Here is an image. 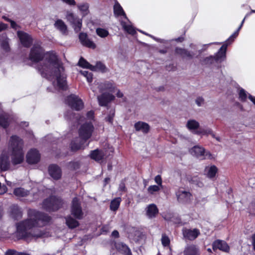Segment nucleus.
I'll return each mask as SVG.
<instances>
[{"mask_svg": "<svg viewBox=\"0 0 255 255\" xmlns=\"http://www.w3.org/2000/svg\"><path fill=\"white\" fill-rule=\"evenodd\" d=\"M29 58L35 63L42 61L37 68L42 77L53 81L52 84L56 89H67L66 75L64 69L55 53L51 52L45 53L41 43L36 42L30 49Z\"/></svg>", "mask_w": 255, "mask_h": 255, "instance_id": "f257e3e1", "label": "nucleus"}, {"mask_svg": "<svg viewBox=\"0 0 255 255\" xmlns=\"http://www.w3.org/2000/svg\"><path fill=\"white\" fill-rule=\"evenodd\" d=\"M28 219L17 224L16 236L18 240H27L30 237L36 238L44 237L45 233L36 228L49 222L50 218L47 215L36 210H29Z\"/></svg>", "mask_w": 255, "mask_h": 255, "instance_id": "f03ea898", "label": "nucleus"}, {"mask_svg": "<svg viewBox=\"0 0 255 255\" xmlns=\"http://www.w3.org/2000/svg\"><path fill=\"white\" fill-rule=\"evenodd\" d=\"M23 141L16 135L10 137L8 150L11 152V162L13 165L20 164L24 159Z\"/></svg>", "mask_w": 255, "mask_h": 255, "instance_id": "7ed1b4c3", "label": "nucleus"}, {"mask_svg": "<svg viewBox=\"0 0 255 255\" xmlns=\"http://www.w3.org/2000/svg\"><path fill=\"white\" fill-rule=\"evenodd\" d=\"M115 4L113 6L114 14L119 19L125 31L134 35L136 33L135 28L130 24V21L127 16L126 12L117 0H113Z\"/></svg>", "mask_w": 255, "mask_h": 255, "instance_id": "20e7f679", "label": "nucleus"}, {"mask_svg": "<svg viewBox=\"0 0 255 255\" xmlns=\"http://www.w3.org/2000/svg\"><path fill=\"white\" fill-rule=\"evenodd\" d=\"M93 128L90 122L81 126L79 131V137L76 138L71 142L70 147L72 151H76L83 147L85 142L91 137Z\"/></svg>", "mask_w": 255, "mask_h": 255, "instance_id": "39448f33", "label": "nucleus"}, {"mask_svg": "<svg viewBox=\"0 0 255 255\" xmlns=\"http://www.w3.org/2000/svg\"><path fill=\"white\" fill-rule=\"evenodd\" d=\"M228 44H223L218 51L213 56L205 58L202 61L203 66L209 67L211 65L221 63L226 57Z\"/></svg>", "mask_w": 255, "mask_h": 255, "instance_id": "423d86ee", "label": "nucleus"}, {"mask_svg": "<svg viewBox=\"0 0 255 255\" xmlns=\"http://www.w3.org/2000/svg\"><path fill=\"white\" fill-rule=\"evenodd\" d=\"M63 204L62 200L56 197H51L45 200L43 203V207L48 211H54L60 208Z\"/></svg>", "mask_w": 255, "mask_h": 255, "instance_id": "0eeeda50", "label": "nucleus"}, {"mask_svg": "<svg viewBox=\"0 0 255 255\" xmlns=\"http://www.w3.org/2000/svg\"><path fill=\"white\" fill-rule=\"evenodd\" d=\"M66 18L76 32H78L81 30L82 25V19L79 18L78 16L70 11L67 12Z\"/></svg>", "mask_w": 255, "mask_h": 255, "instance_id": "6e6552de", "label": "nucleus"}, {"mask_svg": "<svg viewBox=\"0 0 255 255\" xmlns=\"http://www.w3.org/2000/svg\"><path fill=\"white\" fill-rule=\"evenodd\" d=\"M66 102L72 109L76 111H79L83 107V103L82 100L74 95H71L67 97Z\"/></svg>", "mask_w": 255, "mask_h": 255, "instance_id": "1a4fd4ad", "label": "nucleus"}, {"mask_svg": "<svg viewBox=\"0 0 255 255\" xmlns=\"http://www.w3.org/2000/svg\"><path fill=\"white\" fill-rule=\"evenodd\" d=\"M72 215L77 219H81L83 217V212L81 207L80 202L77 198H74L72 202L71 209Z\"/></svg>", "mask_w": 255, "mask_h": 255, "instance_id": "9d476101", "label": "nucleus"}, {"mask_svg": "<svg viewBox=\"0 0 255 255\" xmlns=\"http://www.w3.org/2000/svg\"><path fill=\"white\" fill-rule=\"evenodd\" d=\"M178 201L181 204H187L191 200L192 195L189 191L179 189L175 193Z\"/></svg>", "mask_w": 255, "mask_h": 255, "instance_id": "9b49d317", "label": "nucleus"}, {"mask_svg": "<svg viewBox=\"0 0 255 255\" xmlns=\"http://www.w3.org/2000/svg\"><path fill=\"white\" fill-rule=\"evenodd\" d=\"M17 35L21 44L24 47H29L31 45L33 39L29 34L22 31H18Z\"/></svg>", "mask_w": 255, "mask_h": 255, "instance_id": "f8f14e48", "label": "nucleus"}, {"mask_svg": "<svg viewBox=\"0 0 255 255\" xmlns=\"http://www.w3.org/2000/svg\"><path fill=\"white\" fill-rule=\"evenodd\" d=\"M212 249L214 251L219 250L225 253L230 252V247L228 244L223 240H216L212 243Z\"/></svg>", "mask_w": 255, "mask_h": 255, "instance_id": "ddd939ff", "label": "nucleus"}, {"mask_svg": "<svg viewBox=\"0 0 255 255\" xmlns=\"http://www.w3.org/2000/svg\"><path fill=\"white\" fill-rule=\"evenodd\" d=\"M182 233L184 238L190 241H193L196 239L200 235V231L197 229H194L193 230L183 229L182 230Z\"/></svg>", "mask_w": 255, "mask_h": 255, "instance_id": "4468645a", "label": "nucleus"}, {"mask_svg": "<svg viewBox=\"0 0 255 255\" xmlns=\"http://www.w3.org/2000/svg\"><path fill=\"white\" fill-rule=\"evenodd\" d=\"M40 159V155L38 151L35 149H31L26 155V159L28 163L35 164L37 163Z\"/></svg>", "mask_w": 255, "mask_h": 255, "instance_id": "2eb2a0df", "label": "nucleus"}, {"mask_svg": "<svg viewBox=\"0 0 255 255\" xmlns=\"http://www.w3.org/2000/svg\"><path fill=\"white\" fill-rule=\"evenodd\" d=\"M114 246L120 253L124 255H132L130 249L126 244L121 242H115Z\"/></svg>", "mask_w": 255, "mask_h": 255, "instance_id": "dca6fc26", "label": "nucleus"}, {"mask_svg": "<svg viewBox=\"0 0 255 255\" xmlns=\"http://www.w3.org/2000/svg\"><path fill=\"white\" fill-rule=\"evenodd\" d=\"M48 172L49 175L54 179H59L62 175L61 168L56 164H51L48 167Z\"/></svg>", "mask_w": 255, "mask_h": 255, "instance_id": "f3484780", "label": "nucleus"}, {"mask_svg": "<svg viewBox=\"0 0 255 255\" xmlns=\"http://www.w3.org/2000/svg\"><path fill=\"white\" fill-rule=\"evenodd\" d=\"M108 92H104L101 96L98 97L99 105L101 106H107L108 104L112 100V96L110 92V89H108Z\"/></svg>", "mask_w": 255, "mask_h": 255, "instance_id": "a211bd4d", "label": "nucleus"}, {"mask_svg": "<svg viewBox=\"0 0 255 255\" xmlns=\"http://www.w3.org/2000/svg\"><path fill=\"white\" fill-rule=\"evenodd\" d=\"M10 165V161L8 154L6 151H3L0 157V168L2 170H7Z\"/></svg>", "mask_w": 255, "mask_h": 255, "instance_id": "6ab92c4d", "label": "nucleus"}, {"mask_svg": "<svg viewBox=\"0 0 255 255\" xmlns=\"http://www.w3.org/2000/svg\"><path fill=\"white\" fill-rule=\"evenodd\" d=\"M79 37L80 41L83 45L92 49H95L96 48L95 44L88 38L87 35L86 33H80Z\"/></svg>", "mask_w": 255, "mask_h": 255, "instance_id": "aec40b11", "label": "nucleus"}, {"mask_svg": "<svg viewBox=\"0 0 255 255\" xmlns=\"http://www.w3.org/2000/svg\"><path fill=\"white\" fill-rule=\"evenodd\" d=\"M158 213V209L154 204H149L146 209V215L149 219H152L156 217Z\"/></svg>", "mask_w": 255, "mask_h": 255, "instance_id": "412c9836", "label": "nucleus"}, {"mask_svg": "<svg viewBox=\"0 0 255 255\" xmlns=\"http://www.w3.org/2000/svg\"><path fill=\"white\" fill-rule=\"evenodd\" d=\"M175 51L176 54L180 55L183 58L192 59L195 55V53L193 52L188 51L185 48L176 47Z\"/></svg>", "mask_w": 255, "mask_h": 255, "instance_id": "4be33fe9", "label": "nucleus"}, {"mask_svg": "<svg viewBox=\"0 0 255 255\" xmlns=\"http://www.w3.org/2000/svg\"><path fill=\"white\" fill-rule=\"evenodd\" d=\"M10 116L5 113L0 114V126L3 128H6L11 122Z\"/></svg>", "mask_w": 255, "mask_h": 255, "instance_id": "5701e85b", "label": "nucleus"}, {"mask_svg": "<svg viewBox=\"0 0 255 255\" xmlns=\"http://www.w3.org/2000/svg\"><path fill=\"white\" fill-rule=\"evenodd\" d=\"M22 214L21 210L16 205L10 207V216L14 220H19L22 218Z\"/></svg>", "mask_w": 255, "mask_h": 255, "instance_id": "b1692460", "label": "nucleus"}, {"mask_svg": "<svg viewBox=\"0 0 255 255\" xmlns=\"http://www.w3.org/2000/svg\"><path fill=\"white\" fill-rule=\"evenodd\" d=\"M134 128L137 131H142L146 133L149 131V126L146 123L138 122L134 124Z\"/></svg>", "mask_w": 255, "mask_h": 255, "instance_id": "393cba45", "label": "nucleus"}, {"mask_svg": "<svg viewBox=\"0 0 255 255\" xmlns=\"http://www.w3.org/2000/svg\"><path fill=\"white\" fill-rule=\"evenodd\" d=\"M190 152L192 155L196 156L197 157H200L204 155L205 150L202 147L194 146L190 149Z\"/></svg>", "mask_w": 255, "mask_h": 255, "instance_id": "a878e982", "label": "nucleus"}, {"mask_svg": "<svg viewBox=\"0 0 255 255\" xmlns=\"http://www.w3.org/2000/svg\"><path fill=\"white\" fill-rule=\"evenodd\" d=\"M183 255H199L198 250L195 245L187 246L183 251Z\"/></svg>", "mask_w": 255, "mask_h": 255, "instance_id": "bb28decb", "label": "nucleus"}, {"mask_svg": "<svg viewBox=\"0 0 255 255\" xmlns=\"http://www.w3.org/2000/svg\"><path fill=\"white\" fill-rule=\"evenodd\" d=\"M55 27L62 34H65L67 32V27L64 22L61 19L57 20L54 23Z\"/></svg>", "mask_w": 255, "mask_h": 255, "instance_id": "cd10ccee", "label": "nucleus"}, {"mask_svg": "<svg viewBox=\"0 0 255 255\" xmlns=\"http://www.w3.org/2000/svg\"><path fill=\"white\" fill-rule=\"evenodd\" d=\"M187 179L190 183L199 187H202L203 186V183L200 181L199 177L197 176L192 177L190 175H187Z\"/></svg>", "mask_w": 255, "mask_h": 255, "instance_id": "c85d7f7f", "label": "nucleus"}, {"mask_svg": "<svg viewBox=\"0 0 255 255\" xmlns=\"http://www.w3.org/2000/svg\"><path fill=\"white\" fill-rule=\"evenodd\" d=\"M8 40L9 39L7 38L5 33H3L0 36V43L1 46L6 51H8L9 49Z\"/></svg>", "mask_w": 255, "mask_h": 255, "instance_id": "c756f323", "label": "nucleus"}, {"mask_svg": "<svg viewBox=\"0 0 255 255\" xmlns=\"http://www.w3.org/2000/svg\"><path fill=\"white\" fill-rule=\"evenodd\" d=\"M90 156L93 159L97 161H100L103 159L104 154L103 151L96 149L91 151Z\"/></svg>", "mask_w": 255, "mask_h": 255, "instance_id": "7c9ffc66", "label": "nucleus"}, {"mask_svg": "<svg viewBox=\"0 0 255 255\" xmlns=\"http://www.w3.org/2000/svg\"><path fill=\"white\" fill-rule=\"evenodd\" d=\"M13 194L17 197H24L29 195V191L23 188L19 187L14 190Z\"/></svg>", "mask_w": 255, "mask_h": 255, "instance_id": "2f4dec72", "label": "nucleus"}, {"mask_svg": "<svg viewBox=\"0 0 255 255\" xmlns=\"http://www.w3.org/2000/svg\"><path fill=\"white\" fill-rule=\"evenodd\" d=\"M66 223L69 228L73 229L79 226V222L71 216L66 218Z\"/></svg>", "mask_w": 255, "mask_h": 255, "instance_id": "473e14b6", "label": "nucleus"}, {"mask_svg": "<svg viewBox=\"0 0 255 255\" xmlns=\"http://www.w3.org/2000/svg\"><path fill=\"white\" fill-rule=\"evenodd\" d=\"M78 64L80 66L86 68L88 69H90L91 70H94L95 68L94 66L91 65L89 63H88L85 59L81 57L78 62Z\"/></svg>", "mask_w": 255, "mask_h": 255, "instance_id": "72a5a7b5", "label": "nucleus"}, {"mask_svg": "<svg viewBox=\"0 0 255 255\" xmlns=\"http://www.w3.org/2000/svg\"><path fill=\"white\" fill-rule=\"evenodd\" d=\"M161 242L163 247L169 248L170 250V240L169 237L165 234H162Z\"/></svg>", "mask_w": 255, "mask_h": 255, "instance_id": "f704fd0d", "label": "nucleus"}, {"mask_svg": "<svg viewBox=\"0 0 255 255\" xmlns=\"http://www.w3.org/2000/svg\"><path fill=\"white\" fill-rule=\"evenodd\" d=\"M187 128L190 130H195L199 127V124L195 120H189L186 124Z\"/></svg>", "mask_w": 255, "mask_h": 255, "instance_id": "c9c22d12", "label": "nucleus"}, {"mask_svg": "<svg viewBox=\"0 0 255 255\" xmlns=\"http://www.w3.org/2000/svg\"><path fill=\"white\" fill-rule=\"evenodd\" d=\"M217 168L215 165L211 166L208 170L207 175L210 178L214 177L217 172Z\"/></svg>", "mask_w": 255, "mask_h": 255, "instance_id": "e433bc0d", "label": "nucleus"}, {"mask_svg": "<svg viewBox=\"0 0 255 255\" xmlns=\"http://www.w3.org/2000/svg\"><path fill=\"white\" fill-rule=\"evenodd\" d=\"M122 199L121 197H117L113 199V212H116L120 205Z\"/></svg>", "mask_w": 255, "mask_h": 255, "instance_id": "4c0bfd02", "label": "nucleus"}, {"mask_svg": "<svg viewBox=\"0 0 255 255\" xmlns=\"http://www.w3.org/2000/svg\"><path fill=\"white\" fill-rule=\"evenodd\" d=\"M78 7L82 12L83 16L87 14L89 12V5L87 3L80 4L78 5Z\"/></svg>", "mask_w": 255, "mask_h": 255, "instance_id": "58836bf2", "label": "nucleus"}, {"mask_svg": "<svg viewBox=\"0 0 255 255\" xmlns=\"http://www.w3.org/2000/svg\"><path fill=\"white\" fill-rule=\"evenodd\" d=\"M161 187L158 185H150L147 188L148 193L149 194L153 195L155 192L159 191Z\"/></svg>", "mask_w": 255, "mask_h": 255, "instance_id": "ea45409f", "label": "nucleus"}, {"mask_svg": "<svg viewBox=\"0 0 255 255\" xmlns=\"http://www.w3.org/2000/svg\"><path fill=\"white\" fill-rule=\"evenodd\" d=\"M239 99L241 102H244L247 100V93L244 89L241 88L240 90V91L239 93Z\"/></svg>", "mask_w": 255, "mask_h": 255, "instance_id": "a19ab883", "label": "nucleus"}, {"mask_svg": "<svg viewBox=\"0 0 255 255\" xmlns=\"http://www.w3.org/2000/svg\"><path fill=\"white\" fill-rule=\"evenodd\" d=\"M140 32L146 35H148L149 36V37H151L152 38H153L154 40H155L156 41H157V42H159L160 43H168L169 41L168 40H165V39H160V38H157V37H155L149 34H148L147 33H146L145 32H144L142 30H138Z\"/></svg>", "mask_w": 255, "mask_h": 255, "instance_id": "79ce46f5", "label": "nucleus"}, {"mask_svg": "<svg viewBox=\"0 0 255 255\" xmlns=\"http://www.w3.org/2000/svg\"><path fill=\"white\" fill-rule=\"evenodd\" d=\"M80 73L82 75L86 78L87 80L89 83L92 82L93 74L91 72H89L87 71H81Z\"/></svg>", "mask_w": 255, "mask_h": 255, "instance_id": "37998d69", "label": "nucleus"}, {"mask_svg": "<svg viewBox=\"0 0 255 255\" xmlns=\"http://www.w3.org/2000/svg\"><path fill=\"white\" fill-rule=\"evenodd\" d=\"M239 34V32L236 30L225 41L224 44H230L234 40Z\"/></svg>", "mask_w": 255, "mask_h": 255, "instance_id": "c03bdc74", "label": "nucleus"}, {"mask_svg": "<svg viewBox=\"0 0 255 255\" xmlns=\"http://www.w3.org/2000/svg\"><path fill=\"white\" fill-rule=\"evenodd\" d=\"M96 33L101 37H105L109 34V32L107 30L101 28H98L96 29Z\"/></svg>", "mask_w": 255, "mask_h": 255, "instance_id": "a18cd8bd", "label": "nucleus"}, {"mask_svg": "<svg viewBox=\"0 0 255 255\" xmlns=\"http://www.w3.org/2000/svg\"><path fill=\"white\" fill-rule=\"evenodd\" d=\"M154 181L155 183L157 184V185L162 188V180L160 175H156L154 178Z\"/></svg>", "mask_w": 255, "mask_h": 255, "instance_id": "49530a36", "label": "nucleus"}, {"mask_svg": "<svg viewBox=\"0 0 255 255\" xmlns=\"http://www.w3.org/2000/svg\"><path fill=\"white\" fill-rule=\"evenodd\" d=\"M115 93L118 98H123L124 97L123 94L119 90L115 89L113 87V94Z\"/></svg>", "mask_w": 255, "mask_h": 255, "instance_id": "de8ad7c7", "label": "nucleus"}, {"mask_svg": "<svg viewBox=\"0 0 255 255\" xmlns=\"http://www.w3.org/2000/svg\"><path fill=\"white\" fill-rule=\"evenodd\" d=\"M204 99L201 97H199L197 98L196 99L195 102L196 104L199 106H201L204 103Z\"/></svg>", "mask_w": 255, "mask_h": 255, "instance_id": "09e8293b", "label": "nucleus"}, {"mask_svg": "<svg viewBox=\"0 0 255 255\" xmlns=\"http://www.w3.org/2000/svg\"><path fill=\"white\" fill-rule=\"evenodd\" d=\"M95 69L93 70L95 71L97 69H99L101 70H103L105 67L101 62H98L95 66H94Z\"/></svg>", "mask_w": 255, "mask_h": 255, "instance_id": "8fccbe9b", "label": "nucleus"}, {"mask_svg": "<svg viewBox=\"0 0 255 255\" xmlns=\"http://www.w3.org/2000/svg\"><path fill=\"white\" fill-rule=\"evenodd\" d=\"M249 185L252 188H255V178H251L248 181Z\"/></svg>", "mask_w": 255, "mask_h": 255, "instance_id": "3c124183", "label": "nucleus"}, {"mask_svg": "<svg viewBox=\"0 0 255 255\" xmlns=\"http://www.w3.org/2000/svg\"><path fill=\"white\" fill-rule=\"evenodd\" d=\"M119 190L120 191H125L126 186H125V183L124 181H122L120 183V184L119 185Z\"/></svg>", "mask_w": 255, "mask_h": 255, "instance_id": "603ef678", "label": "nucleus"}, {"mask_svg": "<svg viewBox=\"0 0 255 255\" xmlns=\"http://www.w3.org/2000/svg\"><path fill=\"white\" fill-rule=\"evenodd\" d=\"M16 253H17V252L14 250H8L5 252L4 255H16Z\"/></svg>", "mask_w": 255, "mask_h": 255, "instance_id": "864d4df0", "label": "nucleus"}, {"mask_svg": "<svg viewBox=\"0 0 255 255\" xmlns=\"http://www.w3.org/2000/svg\"><path fill=\"white\" fill-rule=\"evenodd\" d=\"M94 118V112L92 111H90L88 112L87 114V118L89 120H91L93 119Z\"/></svg>", "mask_w": 255, "mask_h": 255, "instance_id": "5fc2aeb1", "label": "nucleus"}, {"mask_svg": "<svg viewBox=\"0 0 255 255\" xmlns=\"http://www.w3.org/2000/svg\"><path fill=\"white\" fill-rule=\"evenodd\" d=\"M249 208L251 211L253 209V211H255V200L253 201L250 204Z\"/></svg>", "mask_w": 255, "mask_h": 255, "instance_id": "6e6d98bb", "label": "nucleus"}, {"mask_svg": "<svg viewBox=\"0 0 255 255\" xmlns=\"http://www.w3.org/2000/svg\"><path fill=\"white\" fill-rule=\"evenodd\" d=\"M69 166L71 168H73L74 169H76L78 167V164L77 162H70Z\"/></svg>", "mask_w": 255, "mask_h": 255, "instance_id": "4d7b16f0", "label": "nucleus"}, {"mask_svg": "<svg viewBox=\"0 0 255 255\" xmlns=\"http://www.w3.org/2000/svg\"><path fill=\"white\" fill-rule=\"evenodd\" d=\"M248 98L249 100L254 104L255 106V97L252 96L251 94H249Z\"/></svg>", "mask_w": 255, "mask_h": 255, "instance_id": "13d9d810", "label": "nucleus"}, {"mask_svg": "<svg viewBox=\"0 0 255 255\" xmlns=\"http://www.w3.org/2000/svg\"><path fill=\"white\" fill-rule=\"evenodd\" d=\"M119 237V233L117 230L113 231V238H118Z\"/></svg>", "mask_w": 255, "mask_h": 255, "instance_id": "bf43d9fd", "label": "nucleus"}, {"mask_svg": "<svg viewBox=\"0 0 255 255\" xmlns=\"http://www.w3.org/2000/svg\"><path fill=\"white\" fill-rule=\"evenodd\" d=\"M7 25L4 23H0V31L6 28Z\"/></svg>", "mask_w": 255, "mask_h": 255, "instance_id": "052dcab7", "label": "nucleus"}, {"mask_svg": "<svg viewBox=\"0 0 255 255\" xmlns=\"http://www.w3.org/2000/svg\"><path fill=\"white\" fill-rule=\"evenodd\" d=\"M252 244L254 250L255 251V234L252 236Z\"/></svg>", "mask_w": 255, "mask_h": 255, "instance_id": "680f3d73", "label": "nucleus"}, {"mask_svg": "<svg viewBox=\"0 0 255 255\" xmlns=\"http://www.w3.org/2000/svg\"><path fill=\"white\" fill-rule=\"evenodd\" d=\"M10 25H11V26L13 28L15 29L17 28V27L18 26L16 24V23L14 21H11Z\"/></svg>", "mask_w": 255, "mask_h": 255, "instance_id": "e2e57ef3", "label": "nucleus"}, {"mask_svg": "<svg viewBox=\"0 0 255 255\" xmlns=\"http://www.w3.org/2000/svg\"><path fill=\"white\" fill-rule=\"evenodd\" d=\"M184 40V38L183 37H179L175 39V41L177 42H182Z\"/></svg>", "mask_w": 255, "mask_h": 255, "instance_id": "0e129e2a", "label": "nucleus"}, {"mask_svg": "<svg viewBox=\"0 0 255 255\" xmlns=\"http://www.w3.org/2000/svg\"><path fill=\"white\" fill-rule=\"evenodd\" d=\"M16 255H30L28 253H24V252H17V253H16Z\"/></svg>", "mask_w": 255, "mask_h": 255, "instance_id": "69168bd1", "label": "nucleus"}, {"mask_svg": "<svg viewBox=\"0 0 255 255\" xmlns=\"http://www.w3.org/2000/svg\"><path fill=\"white\" fill-rule=\"evenodd\" d=\"M252 13V12H251V11L250 12L247 13L246 14V15H245V17H244V19H245H245H246L247 17H249V16H250Z\"/></svg>", "mask_w": 255, "mask_h": 255, "instance_id": "338daca9", "label": "nucleus"}, {"mask_svg": "<svg viewBox=\"0 0 255 255\" xmlns=\"http://www.w3.org/2000/svg\"><path fill=\"white\" fill-rule=\"evenodd\" d=\"M167 52V50L165 49H161L159 50V52L162 54H165Z\"/></svg>", "mask_w": 255, "mask_h": 255, "instance_id": "774afa93", "label": "nucleus"}]
</instances>
